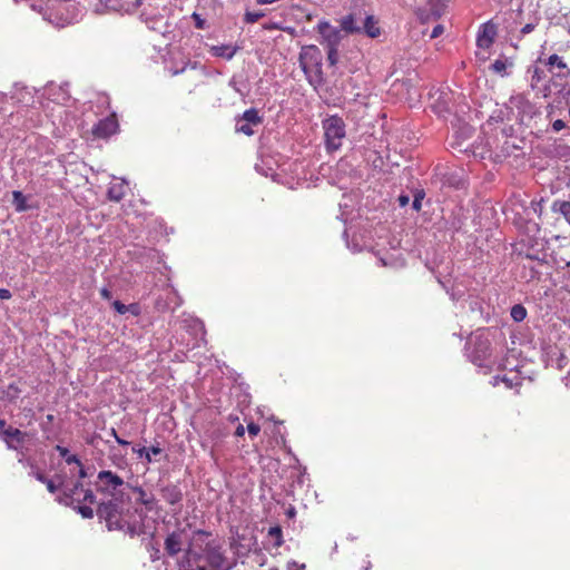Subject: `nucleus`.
<instances>
[{"label": "nucleus", "instance_id": "41", "mask_svg": "<svg viewBox=\"0 0 570 570\" xmlns=\"http://www.w3.org/2000/svg\"><path fill=\"white\" fill-rule=\"evenodd\" d=\"M191 18H193V20H194V22H195V27H196L197 29H205V28H206V20H205V19H203V18L200 17V14H198V13L194 12V13L191 14Z\"/></svg>", "mask_w": 570, "mask_h": 570}, {"label": "nucleus", "instance_id": "34", "mask_svg": "<svg viewBox=\"0 0 570 570\" xmlns=\"http://www.w3.org/2000/svg\"><path fill=\"white\" fill-rule=\"evenodd\" d=\"M21 390L18 387V385L16 383H11L6 391V396L9 401H13L19 396Z\"/></svg>", "mask_w": 570, "mask_h": 570}, {"label": "nucleus", "instance_id": "64", "mask_svg": "<svg viewBox=\"0 0 570 570\" xmlns=\"http://www.w3.org/2000/svg\"><path fill=\"white\" fill-rule=\"evenodd\" d=\"M434 3H440L442 0H431Z\"/></svg>", "mask_w": 570, "mask_h": 570}, {"label": "nucleus", "instance_id": "42", "mask_svg": "<svg viewBox=\"0 0 570 570\" xmlns=\"http://www.w3.org/2000/svg\"><path fill=\"white\" fill-rule=\"evenodd\" d=\"M127 313H130L134 316H139L141 313V307L138 303H131L127 305Z\"/></svg>", "mask_w": 570, "mask_h": 570}, {"label": "nucleus", "instance_id": "18", "mask_svg": "<svg viewBox=\"0 0 570 570\" xmlns=\"http://www.w3.org/2000/svg\"><path fill=\"white\" fill-rule=\"evenodd\" d=\"M546 65L549 67H557L559 69L566 70L564 72L557 73V77L560 78H570V69L568 68L567 63L563 61L561 57L558 55H551L547 60Z\"/></svg>", "mask_w": 570, "mask_h": 570}, {"label": "nucleus", "instance_id": "25", "mask_svg": "<svg viewBox=\"0 0 570 570\" xmlns=\"http://www.w3.org/2000/svg\"><path fill=\"white\" fill-rule=\"evenodd\" d=\"M56 450L59 452V454L65 458L66 462L68 464H77L81 465V461L76 454H69V450L61 445H56Z\"/></svg>", "mask_w": 570, "mask_h": 570}, {"label": "nucleus", "instance_id": "40", "mask_svg": "<svg viewBox=\"0 0 570 570\" xmlns=\"http://www.w3.org/2000/svg\"><path fill=\"white\" fill-rule=\"evenodd\" d=\"M538 22H539V19L535 18L534 21L529 22L524 27H522V29L520 30L521 36H525V35L532 32L535 29V27L538 26Z\"/></svg>", "mask_w": 570, "mask_h": 570}, {"label": "nucleus", "instance_id": "8", "mask_svg": "<svg viewBox=\"0 0 570 570\" xmlns=\"http://www.w3.org/2000/svg\"><path fill=\"white\" fill-rule=\"evenodd\" d=\"M188 528H190L189 524L177 528L166 537L165 551L169 557H175L183 551L184 544L188 542Z\"/></svg>", "mask_w": 570, "mask_h": 570}, {"label": "nucleus", "instance_id": "12", "mask_svg": "<svg viewBox=\"0 0 570 570\" xmlns=\"http://www.w3.org/2000/svg\"><path fill=\"white\" fill-rule=\"evenodd\" d=\"M29 434L19 429L8 426L2 431V439L10 450H17L19 445L23 444Z\"/></svg>", "mask_w": 570, "mask_h": 570}, {"label": "nucleus", "instance_id": "27", "mask_svg": "<svg viewBox=\"0 0 570 570\" xmlns=\"http://www.w3.org/2000/svg\"><path fill=\"white\" fill-rule=\"evenodd\" d=\"M71 508L76 510L83 519H92L95 515V511L90 505L75 503Z\"/></svg>", "mask_w": 570, "mask_h": 570}, {"label": "nucleus", "instance_id": "49", "mask_svg": "<svg viewBox=\"0 0 570 570\" xmlns=\"http://www.w3.org/2000/svg\"><path fill=\"white\" fill-rule=\"evenodd\" d=\"M542 202H543L542 199L540 202H532L533 210L538 215H541V213H542Z\"/></svg>", "mask_w": 570, "mask_h": 570}, {"label": "nucleus", "instance_id": "58", "mask_svg": "<svg viewBox=\"0 0 570 570\" xmlns=\"http://www.w3.org/2000/svg\"><path fill=\"white\" fill-rule=\"evenodd\" d=\"M288 570H305L304 566H297L295 562L288 566Z\"/></svg>", "mask_w": 570, "mask_h": 570}, {"label": "nucleus", "instance_id": "53", "mask_svg": "<svg viewBox=\"0 0 570 570\" xmlns=\"http://www.w3.org/2000/svg\"><path fill=\"white\" fill-rule=\"evenodd\" d=\"M100 295L105 299H110L111 298V292L108 288H106V287L101 288Z\"/></svg>", "mask_w": 570, "mask_h": 570}, {"label": "nucleus", "instance_id": "9", "mask_svg": "<svg viewBox=\"0 0 570 570\" xmlns=\"http://www.w3.org/2000/svg\"><path fill=\"white\" fill-rule=\"evenodd\" d=\"M316 29L323 39L322 43H325L326 47H338L342 40L341 29L331 26L330 22L325 20L320 21Z\"/></svg>", "mask_w": 570, "mask_h": 570}, {"label": "nucleus", "instance_id": "22", "mask_svg": "<svg viewBox=\"0 0 570 570\" xmlns=\"http://www.w3.org/2000/svg\"><path fill=\"white\" fill-rule=\"evenodd\" d=\"M132 490L139 495L137 502L142 504L148 511H151L154 509L155 498L153 495H147L146 491L141 487H132Z\"/></svg>", "mask_w": 570, "mask_h": 570}, {"label": "nucleus", "instance_id": "2", "mask_svg": "<svg viewBox=\"0 0 570 570\" xmlns=\"http://www.w3.org/2000/svg\"><path fill=\"white\" fill-rule=\"evenodd\" d=\"M299 65L312 86L316 88L323 85L322 53L316 46H307L302 49Z\"/></svg>", "mask_w": 570, "mask_h": 570}, {"label": "nucleus", "instance_id": "26", "mask_svg": "<svg viewBox=\"0 0 570 570\" xmlns=\"http://www.w3.org/2000/svg\"><path fill=\"white\" fill-rule=\"evenodd\" d=\"M268 535L272 539H274V546L276 548H279V547L283 546V543H284L283 531H282V528L279 525L271 527L269 530H268Z\"/></svg>", "mask_w": 570, "mask_h": 570}, {"label": "nucleus", "instance_id": "56", "mask_svg": "<svg viewBox=\"0 0 570 570\" xmlns=\"http://www.w3.org/2000/svg\"><path fill=\"white\" fill-rule=\"evenodd\" d=\"M286 515H287L288 518H294V517L296 515V510H295V508L291 505V507L286 510Z\"/></svg>", "mask_w": 570, "mask_h": 570}, {"label": "nucleus", "instance_id": "1", "mask_svg": "<svg viewBox=\"0 0 570 570\" xmlns=\"http://www.w3.org/2000/svg\"><path fill=\"white\" fill-rule=\"evenodd\" d=\"M96 514L101 522L106 523L108 531H122L131 538L146 532L144 521L147 514L142 509L132 507L128 494H117L101 501Z\"/></svg>", "mask_w": 570, "mask_h": 570}, {"label": "nucleus", "instance_id": "24", "mask_svg": "<svg viewBox=\"0 0 570 570\" xmlns=\"http://www.w3.org/2000/svg\"><path fill=\"white\" fill-rule=\"evenodd\" d=\"M108 199L112 202H120L125 197V186L124 184H115L108 189Z\"/></svg>", "mask_w": 570, "mask_h": 570}, {"label": "nucleus", "instance_id": "28", "mask_svg": "<svg viewBox=\"0 0 570 570\" xmlns=\"http://www.w3.org/2000/svg\"><path fill=\"white\" fill-rule=\"evenodd\" d=\"M12 196H13V204L16 206V209L18 212L27 210L28 207L26 205V197H24V195L20 190H14L12 193Z\"/></svg>", "mask_w": 570, "mask_h": 570}, {"label": "nucleus", "instance_id": "54", "mask_svg": "<svg viewBox=\"0 0 570 570\" xmlns=\"http://www.w3.org/2000/svg\"><path fill=\"white\" fill-rule=\"evenodd\" d=\"M147 450H148V451L150 452V454H153V455H158V454H160V453H161V451H163L158 445H153V446L148 448Z\"/></svg>", "mask_w": 570, "mask_h": 570}, {"label": "nucleus", "instance_id": "61", "mask_svg": "<svg viewBox=\"0 0 570 570\" xmlns=\"http://www.w3.org/2000/svg\"><path fill=\"white\" fill-rule=\"evenodd\" d=\"M142 458H145L147 460V462H151V454L148 450H147V454H144Z\"/></svg>", "mask_w": 570, "mask_h": 570}, {"label": "nucleus", "instance_id": "51", "mask_svg": "<svg viewBox=\"0 0 570 570\" xmlns=\"http://www.w3.org/2000/svg\"><path fill=\"white\" fill-rule=\"evenodd\" d=\"M11 298V292L7 288H0V299Z\"/></svg>", "mask_w": 570, "mask_h": 570}, {"label": "nucleus", "instance_id": "39", "mask_svg": "<svg viewBox=\"0 0 570 570\" xmlns=\"http://www.w3.org/2000/svg\"><path fill=\"white\" fill-rule=\"evenodd\" d=\"M30 466H31V472L29 473L30 475L36 478L41 483L47 481V476L41 471H39L32 463H30Z\"/></svg>", "mask_w": 570, "mask_h": 570}, {"label": "nucleus", "instance_id": "33", "mask_svg": "<svg viewBox=\"0 0 570 570\" xmlns=\"http://www.w3.org/2000/svg\"><path fill=\"white\" fill-rule=\"evenodd\" d=\"M265 16L263 11H246L244 21L246 23H255Z\"/></svg>", "mask_w": 570, "mask_h": 570}, {"label": "nucleus", "instance_id": "57", "mask_svg": "<svg viewBox=\"0 0 570 570\" xmlns=\"http://www.w3.org/2000/svg\"><path fill=\"white\" fill-rule=\"evenodd\" d=\"M79 466H80V469H79V471H78V476H79V479H85V478L87 476V471H86V469L82 466V464H81V465H79Z\"/></svg>", "mask_w": 570, "mask_h": 570}, {"label": "nucleus", "instance_id": "10", "mask_svg": "<svg viewBox=\"0 0 570 570\" xmlns=\"http://www.w3.org/2000/svg\"><path fill=\"white\" fill-rule=\"evenodd\" d=\"M203 558L206 559L212 570H224L225 558L220 551V546L215 541L213 543H206Z\"/></svg>", "mask_w": 570, "mask_h": 570}, {"label": "nucleus", "instance_id": "4", "mask_svg": "<svg viewBox=\"0 0 570 570\" xmlns=\"http://www.w3.org/2000/svg\"><path fill=\"white\" fill-rule=\"evenodd\" d=\"M210 537L212 533L204 530H197L191 538L188 537V546L186 549L187 567L198 564V561L203 558L206 543L214 542L209 540Z\"/></svg>", "mask_w": 570, "mask_h": 570}, {"label": "nucleus", "instance_id": "7", "mask_svg": "<svg viewBox=\"0 0 570 570\" xmlns=\"http://www.w3.org/2000/svg\"><path fill=\"white\" fill-rule=\"evenodd\" d=\"M490 354V341L482 335H476L471 342V350L469 352V357L471 362H473L478 366H484L485 361L488 360Z\"/></svg>", "mask_w": 570, "mask_h": 570}, {"label": "nucleus", "instance_id": "32", "mask_svg": "<svg viewBox=\"0 0 570 570\" xmlns=\"http://www.w3.org/2000/svg\"><path fill=\"white\" fill-rule=\"evenodd\" d=\"M412 208L415 212H420L422 208V200L425 197V193L423 189H415L413 195Z\"/></svg>", "mask_w": 570, "mask_h": 570}, {"label": "nucleus", "instance_id": "17", "mask_svg": "<svg viewBox=\"0 0 570 570\" xmlns=\"http://www.w3.org/2000/svg\"><path fill=\"white\" fill-rule=\"evenodd\" d=\"M238 49L239 48L237 46L233 47L230 45H220V46H213L209 51L215 57H222V58H225L226 60H230L236 55Z\"/></svg>", "mask_w": 570, "mask_h": 570}, {"label": "nucleus", "instance_id": "36", "mask_svg": "<svg viewBox=\"0 0 570 570\" xmlns=\"http://www.w3.org/2000/svg\"><path fill=\"white\" fill-rule=\"evenodd\" d=\"M491 69L495 72V73H499L501 76H504L505 75V69H507V62L504 60H501V59H497L492 65H491Z\"/></svg>", "mask_w": 570, "mask_h": 570}, {"label": "nucleus", "instance_id": "16", "mask_svg": "<svg viewBox=\"0 0 570 570\" xmlns=\"http://www.w3.org/2000/svg\"><path fill=\"white\" fill-rule=\"evenodd\" d=\"M161 498L171 505L183 500V493L177 484H167L160 488Z\"/></svg>", "mask_w": 570, "mask_h": 570}, {"label": "nucleus", "instance_id": "46", "mask_svg": "<svg viewBox=\"0 0 570 570\" xmlns=\"http://www.w3.org/2000/svg\"><path fill=\"white\" fill-rule=\"evenodd\" d=\"M501 380L508 387H513L514 385H518L519 383H514L513 379L509 377L508 375H503L502 377L495 376L494 380Z\"/></svg>", "mask_w": 570, "mask_h": 570}, {"label": "nucleus", "instance_id": "43", "mask_svg": "<svg viewBox=\"0 0 570 570\" xmlns=\"http://www.w3.org/2000/svg\"><path fill=\"white\" fill-rule=\"evenodd\" d=\"M112 307L115 308V311L119 314H126L127 313V305H125L124 303H121L120 301H115L112 303Z\"/></svg>", "mask_w": 570, "mask_h": 570}, {"label": "nucleus", "instance_id": "14", "mask_svg": "<svg viewBox=\"0 0 570 570\" xmlns=\"http://www.w3.org/2000/svg\"><path fill=\"white\" fill-rule=\"evenodd\" d=\"M105 11L130 12V0H99V3L96 4V12L104 13Z\"/></svg>", "mask_w": 570, "mask_h": 570}, {"label": "nucleus", "instance_id": "55", "mask_svg": "<svg viewBox=\"0 0 570 570\" xmlns=\"http://www.w3.org/2000/svg\"><path fill=\"white\" fill-rule=\"evenodd\" d=\"M244 434H245V428L242 424H239L235 430V435L243 436Z\"/></svg>", "mask_w": 570, "mask_h": 570}, {"label": "nucleus", "instance_id": "11", "mask_svg": "<svg viewBox=\"0 0 570 570\" xmlns=\"http://www.w3.org/2000/svg\"><path fill=\"white\" fill-rule=\"evenodd\" d=\"M83 490V484L79 480L75 482L72 487H65L61 495H59L56 500L62 505L73 507L75 503H81L79 493H82Z\"/></svg>", "mask_w": 570, "mask_h": 570}, {"label": "nucleus", "instance_id": "47", "mask_svg": "<svg viewBox=\"0 0 570 570\" xmlns=\"http://www.w3.org/2000/svg\"><path fill=\"white\" fill-rule=\"evenodd\" d=\"M444 31V27L442 24H436L432 32H431V38L434 39V38H438L439 36H441Z\"/></svg>", "mask_w": 570, "mask_h": 570}, {"label": "nucleus", "instance_id": "35", "mask_svg": "<svg viewBox=\"0 0 570 570\" xmlns=\"http://www.w3.org/2000/svg\"><path fill=\"white\" fill-rule=\"evenodd\" d=\"M327 48V60L330 66H335L338 61V49L337 47H326Z\"/></svg>", "mask_w": 570, "mask_h": 570}, {"label": "nucleus", "instance_id": "50", "mask_svg": "<svg viewBox=\"0 0 570 570\" xmlns=\"http://www.w3.org/2000/svg\"><path fill=\"white\" fill-rule=\"evenodd\" d=\"M132 451L139 456V458H142L144 454H147V448L145 446H141V448H137V446H134L132 448Z\"/></svg>", "mask_w": 570, "mask_h": 570}, {"label": "nucleus", "instance_id": "31", "mask_svg": "<svg viewBox=\"0 0 570 570\" xmlns=\"http://www.w3.org/2000/svg\"><path fill=\"white\" fill-rule=\"evenodd\" d=\"M527 316V309L522 306V305H514L512 308H511V317L515 321V322H521Z\"/></svg>", "mask_w": 570, "mask_h": 570}, {"label": "nucleus", "instance_id": "60", "mask_svg": "<svg viewBox=\"0 0 570 570\" xmlns=\"http://www.w3.org/2000/svg\"><path fill=\"white\" fill-rule=\"evenodd\" d=\"M116 442H117L118 444H120V445H128V444H129V442H128V441H126V440H124V439H121V438H119V436L116 439Z\"/></svg>", "mask_w": 570, "mask_h": 570}, {"label": "nucleus", "instance_id": "5", "mask_svg": "<svg viewBox=\"0 0 570 570\" xmlns=\"http://www.w3.org/2000/svg\"><path fill=\"white\" fill-rule=\"evenodd\" d=\"M98 481L101 483L97 485V491L109 498L117 497V494H126L119 490L125 484V481L110 470H102L97 475Z\"/></svg>", "mask_w": 570, "mask_h": 570}, {"label": "nucleus", "instance_id": "38", "mask_svg": "<svg viewBox=\"0 0 570 570\" xmlns=\"http://www.w3.org/2000/svg\"><path fill=\"white\" fill-rule=\"evenodd\" d=\"M58 478L61 479L60 476H58ZM42 483L46 484L47 490L50 493H56L59 490V488L63 487V481L62 480H60L59 485H57L52 480H50L48 478H47V481H45Z\"/></svg>", "mask_w": 570, "mask_h": 570}, {"label": "nucleus", "instance_id": "44", "mask_svg": "<svg viewBox=\"0 0 570 570\" xmlns=\"http://www.w3.org/2000/svg\"><path fill=\"white\" fill-rule=\"evenodd\" d=\"M247 431H248V434L250 436H256L259 431H261V428L258 424L254 423V422H250L248 425H247Z\"/></svg>", "mask_w": 570, "mask_h": 570}, {"label": "nucleus", "instance_id": "3", "mask_svg": "<svg viewBox=\"0 0 570 570\" xmlns=\"http://www.w3.org/2000/svg\"><path fill=\"white\" fill-rule=\"evenodd\" d=\"M323 129L327 150H337L345 137L344 120L338 116H331L323 121Z\"/></svg>", "mask_w": 570, "mask_h": 570}, {"label": "nucleus", "instance_id": "29", "mask_svg": "<svg viewBox=\"0 0 570 570\" xmlns=\"http://www.w3.org/2000/svg\"><path fill=\"white\" fill-rule=\"evenodd\" d=\"M146 550L149 552L150 560L153 562L160 559V549L157 543H155L153 540H149L146 543Z\"/></svg>", "mask_w": 570, "mask_h": 570}, {"label": "nucleus", "instance_id": "30", "mask_svg": "<svg viewBox=\"0 0 570 570\" xmlns=\"http://www.w3.org/2000/svg\"><path fill=\"white\" fill-rule=\"evenodd\" d=\"M140 19L150 30H159L158 24L161 22L160 17H147L145 13H141Z\"/></svg>", "mask_w": 570, "mask_h": 570}, {"label": "nucleus", "instance_id": "13", "mask_svg": "<svg viewBox=\"0 0 570 570\" xmlns=\"http://www.w3.org/2000/svg\"><path fill=\"white\" fill-rule=\"evenodd\" d=\"M118 129V121L115 116L106 117L98 121L92 132L98 138H107L115 134Z\"/></svg>", "mask_w": 570, "mask_h": 570}, {"label": "nucleus", "instance_id": "59", "mask_svg": "<svg viewBox=\"0 0 570 570\" xmlns=\"http://www.w3.org/2000/svg\"><path fill=\"white\" fill-rule=\"evenodd\" d=\"M142 0H135V2H130L131 11L136 10L138 7H140Z\"/></svg>", "mask_w": 570, "mask_h": 570}, {"label": "nucleus", "instance_id": "19", "mask_svg": "<svg viewBox=\"0 0 570 570\" xmlns=\"http://www.w3.org/2000/svg\"><path fill=\"white\" fill-rule=\"evenodd\" d=\"M551 210L560 214L570 226V202L556 199L551 205Z\"/></svg>", "mask_w": 570, "mask_h": 570}, {"label": "nucleus", "instance_id": "37", "mask_svg": "<svg viewBox=\"0 0 570 570\" xmlns=\"http://www.w3.org/2000/svg\"><path fill=\"white\" fill-rule=\"evenodd\" d=\"M82 494V498H80L81 503L94 504L96 502V495L91 489L83 490Z\"/></svg>", "mask_w": 570, "mask_h": 570}, {"label": "nucleus", "instance_id": "15", "mask_svg": "<svg viewBox=\"0 0 570 570\" xmlns=\"http://www.w3.org/2000/svg\"><path fill=\"white\" fill-rule=\"evenodd\" d=\"M495 27L493 24L485 23L482 26V30L479 31L476 37V45L480 48L488 49L495 37Z\"/></svg>", "mask_w": 570, "mask_h": 570}, {"label": "nucleus", "instance_id": "45", "mask_svg": "<svg viewBox=\"0 0 570 570\" xmlns=\"http://www.w3.org/2000/svg\"><path fill=\"white\" fill-rule=\"evenodd\" d=\"M554 132H559L566 128V122L562 119H557L551 125Z\"/></svg>", "mask_w": 570, "mask_h": 570}, {"label": "nucleus", "instance_id": "6", "mask_svg": "<svg viewBox=\"0 0 570 570\" xmlns=\"http://www.w3.org/2000/svg\"><path fill=\"white\" fill-rule=\"evenodd\" d=\"M263 121L264 118L256 108L246 109L235 118V131L250 137L255 134L254 128L261 126Z\"/></svg>", "mask_w": 570, "mask_h": 570}, {"label": "nucleus", "instance_id": "52", "mask_svg": "<svg viewBox=\"0 0 570 570\" xmlns=\"http://www.w3.org/2000/svg\"><path fill=\"white\" fill-rule=\"evenodd\" d=\"M179 570H206V568L200 564H196V566H191V567L181 566Z\"/></svg>", "mask_w": 570, "mask_h": 570}, {"label": "nucleus", "instance_id": "63", "mask_svg": "<svg viewBox=\"0 0 570 570\" xmlns=\"http://www.w3.org/2000/svg\"><path fill=\"white\" fill-rule=\"evenodd\" d=\"M0 428L2 429V431H3L4 429H7V428H6V421H4V420H2V419H0Z\"/></svg>", "mask_w": 570, "mask_h": 570}, {"label": "nucleus", "instance_id": "20", "mask_svg": "<svg viewBox=\"0 0 570 570\" xmlns=\"http://www.w3.org/2000/svg\"><path fill=\"white\" fill-rule=\"evenodd\" d=\"M341 31L346 33H361L362 28L356 24L354 16L347 14L341 19Z\"/></svg>", "mask_w": 570, "mask_h": 570}, {"label": "nucleus", "instance_id": "21", "mask_svg": "<svg viewBox=\"0 0 570 570\" xmlns=\"http://www.w3.org/2000/svg\"><path fill=\"white\" fill-rule=\"evenodd\" d=\"M377 21L374 19L373 16H367L365 18L364 24L362 28V31H364L368 37L376 38L381 35L380 28L376 26Z\"/></svg>", "mask_w": 570, "mask_h": 570}, {"label": "nucleus", "instance_id": "62", "mask_svg": "<svg viewBox=\"0 0 570 570\" xmlns=\"http://www.w3.org/2000/svg\"><path fill=\"white\" fill-rule=\"evenodd\" d=\"M110 435L114 436L115 440L118 438L117 431L114 428L110 429Z\"/></svg>", "mask_w": 570, "mask_h": 570}, {"label": "nucleus", "instance_id": "23", "mask_svg": "<svg viewBox=\"0 0 570 570\" xmlns=\"http://www.w3.org/2000/svg\"><path fill=\"white\" fill-rule=\"evenodd\" d=\"M528 73L531 75L530 87L534 90L539 83L544 79L546 72L539 67L531 66L528 68Z\"/></svg>", "mask_w": 570, "mask_h": 570}, {"label": "nucleus", "instance_id": "48", "mask_svg": "<svg viewBox=\"0 0 570 570\" xmlns=\"http://www.w3.org/2000/svg\"><path fill=\"white\" fill-rule=\"evenodd\" d=\"M399 205L401 207L406 206L410 203V196L407 195H400L397 198Z\"/></svg>", "mask_w": 570, "mask_h": 570}]
</instances>
